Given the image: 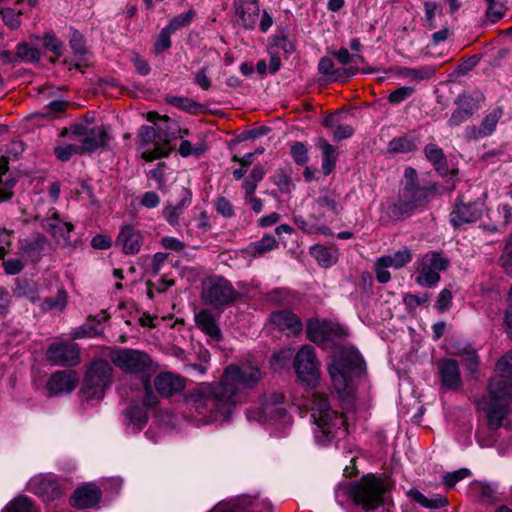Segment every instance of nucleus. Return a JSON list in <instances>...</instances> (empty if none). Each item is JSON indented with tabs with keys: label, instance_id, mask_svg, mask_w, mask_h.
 Segmentation results:
<instances>
[{
	"label": "nucleus",
	"instance_id": "49530a36",
	"mask_svg": "<svg viewBox=\"0 0 512 512\" xmlns=\"http://www.w3.org/2000/svg\"><path fill=\"white\" fill-rule=\"evenodd\" d=\"M67 305V293L65 290H58L57 294L43 300L42 307L45 310H63Z\"/></svg>",
	"mask_w": 512,
	"mask_h": 512
},
{
	"label": "nucleus",
	"instance_id": "a18cd8bd",
	"mask_svg": "<svg viewBox=\"0 0 512 512\" xmlns=\"http://www.w3.org/2000/svg\"><path fill=\"white\" fill-rule=\"evenodd\" d=\"M497 212L500 218L498 224L489 228L493 232L505 230L512 222V207L509 204L499 205Z\"/></svg>",
	"mask_w": 512,
	"mask_h": 512
},
{
	"label": "nucleus",
	"instance_id": "338daca9",
	"mask_svg": "<svg viewBox=\"0 0 512 512\" xmlns=\"http://www.w3.org/2000/svg\"><path fill=\"white\" fill-rule=\"evenodd\" d=\"M414 92V89L409 86H403L400 88H397L396 90L392 91L389 94V101L394 104H398L407 98H409Z\"/></svg>",
	"mask_w": 512,
	"mask_h": 512
},
{
	"label": "nucleus",
	"instance_id": "2f4dec72",
	"mask_svg": "<svg viewBox=\"0 0 512 512\" xmlns=\"http://www.w3.org/2000/svg\"><path fill=\"white\" fill-rule=\"evenodd\" d=\"M408 496L423 508L427 509H438L446 505V498L439 494H432L430 497L424 495L417 489H411L408 491Z\"/></svg>",
	"mask_w": 512,
	"mask_h": 512
},
{
	"label": "nucleus",
	"instance_id": "c9c22d12",
	"mask_svg": "<svg viewBox=\"0 0 512 512\" xmlns=\"http://www.w3.org/2000/svg\"><path fill=\"white\" fill-rule=\"evenodd\" d=\"M328 372L335 390L339 394L345 392L350 383V376L348 371L342 369L339 365L332 363L328 367Z\"/></svg>",
	"mask_w": 512,
	"mask_h": 512
},
{
	"label": "nucleus",
	"instance_id": "72a5a7b5",
	"mask_svg": "<svg viewBox=\"0 0 512 512\" xmlns=\"http://www.w3.org/2000/svg\"><path fill=\"white\" fill-rule=\"evenodd\" d=\"M418 149L417 137L415 135H404L392 139L387 146L390 153H409Z\"/></svg>",
	"mask_w": 512,
	"mask_h": 512
},
{
	"label": "nucleus",
	"instance_id": "2eb2a0df",
	"mask_svg": "<svg viewBox=\"0 0 512 512\" xmlns=\"http://www.w3.org/2000/svg\"><path fill=\"white\" fill-rule=\"evenodd\" d=\"M481 96L476 93L464 92L454 100V109L450 115V121L459 125L467 121L480 108Z\"/></svg>",
	"mask_w": 512,
	"mask_h": 512
},
{
	"label": "nucleus",
	"instance_id": "680f3d73",
	"mask_svg": "<svg viewBox=\"0 0 512 512\" xmlns=\"http://www.w3.org/2000/svg\"><path fill=\"white\" fill-rule=\"evenodd\" d=\"M428 301V294L423 293L422 295L405 294L403 297V303L408 311H414L416 308Z\"/></svg>",
	"mask_w": 512,
	"mask_h": 512
},
{
	"label": "nucleus",
	"instance_id": "dca6fc26",
	"mask_svg": "<svg viewBox=\"0 0 512 512\" xmlns=\"http://www.w3.org/2000/svg\"><path fill=\"white\" fill-rule=\"evenodd\" d=\"M19 249L23 257L37 262L50 252L51 244L45 235L34 233L20 240Z\"/></svg>",
	"mask_w": 512,
	"mask_h": 512
},
{
	"label": "nucleus",
	"instance_id": "ea45409f",
	"mask_svg": "<svg viewBox=\"0 0 512 512\" xmlns=\"http://www.w3.org/2000/svg\"><path fill=\"white\" fill-rule=\"evenodd\" d=\"M8 170V162L6 160H0V201H6L13 195V188L16 184L14 178H8L4 182L2 176L6 174Z\"/></svg>",
	"mask_w": 512,
	"mask_h": 512
},
{
	"label": "nucleus",
	"instance_id": "393cba45",
	"mask_svg": "<svg viewBox=\"0 0 512 512\" xmlns=\"http://www.w3.org/2000/svg\"><path fill=\"white\" fill-rule=\"evenodd\" d=\"M124 423L133 433L140 432L148 423L147 410L138 403L130 404L123 412Z\"/></svg>",
	"mask_w": 512,
	"mask_h": 512
},
{
	"label": "nucleus",
	"instance_id": "1a4fd4ad",
	"mask_svg": "<svg viewBox=\"0 0 512 512\" xmlns=\"http://www.w3.org/2000/svg\"><path fill=\"white\" fill-rule=\"evenodd\" d=\"M112 363L130 374H143L150 370L151 357L144 351L130 348L117 349L110 353Z\"/></svg>",
	"mask_w": 512,
	"mask_h": 512
},
{
	"label": "nucleus",
	"instance_id": "473e14b6",
	"mask_svg": "<svg viewBox=\"0 0 512 512\" xmlns=\"http://www.w3.org/2000/svg\"><path fill=\"white\" fill-rule=\"evenodd\" d=\"M310 254L316 259L322 267H330L338 260V252L335 248L326 247L320 244L314 245L310 249Z\"/></svg>",
	"mask_w": 512,
	"mask_h": 512
},
{
	"label": "nucleus",
	"instance_id": "f3484780",
	"mask_svg": "<svg viewBox=\"0 0 512 512\" xmlns=\"http://www.w3.org/2000/svg\"><path fill=\"white\" fill-rule=\"evenodd\" d=\"M79 383V376L74 370L54 372L46 383L49 395L56 396L71 393Z\"/></svg>",
	"mask_w": 512,
	"mask_h": 512
},
{
	"label": "nucleus",
	"instance_id": "f257e3e1",
	"mask_svg": "<svg viewBox=\"0 0 512 512\" xmlns=\"http://www.w3.org/2000/svg\"><path fill=\"white\" fill-rule=\"evenodd\" d=\"M263 376V370L250 361L229 364L219 382H204L189 390L185 403L205 424L229 422L237 405L246 401V390L254 389Z\"/></svg>",
	"mask_w": 512,
	"mask_h": 512
},
{
	"label": "nucleus",
	"instance_id": "5701e85b",
	"mask_svg": "<svg viewBox=\"0 0 512 512\" xmlns=\"http://www.w3.org/2000/svg\"><path fill=\"white\" fill-rule=\"evenodd\" d=\"M101 495V490L96 485H84L73 492L70 505L77 509L91 508L99 502Z\"/></svg>",
	"mask_w": 512,
	"mask_h": 512
},
{
	"label": "nucleus",
	"instance_id": "864d4df0",
	"mask_svg": "<svg viewBox=\"0 0 512 512\" xmlns=\"http://www.w3.org/2000/svg\"><path fill=\"white\" fill-rule=\"evenodd\" d=\"M54 154L60 161H68L72 156L83 154L80 146H76L73 144H65L61 146H57L54 148Z\"/></svg>",
	"mask_w": 512,
	"mask_h": 512
},
{
	"label": "nucleus",
	"instance_id": "f704fd0d",
	"mask_svg": "<svg viewBox=\"0 0 512 512\" xmlns=\"http://www.w3.org/2000/svg\"><path fill=\"white\" fill-rule=\"evenodd\" d=\"M319 148L322 150V170L324 175L328 176L335 168L337 161L336 148L329 144L326 140L320 139Z\"/></svg>",
	"mask_w": 512,
	"mask_h": 512
},
{
	"label": "nucleus",
	"instance_id": "4c0bfd02",
	"mask_svg": "<svg viewBox=\"0 0 512 512\" xmlns=\"http://www.w3.org/2000/svg\"><path fill=\"white\" fill-rule=\"evenodd\" d=\"M503 116V110L502 108H496L492 110L490 113H488L484 119L482 120L479 129H478V136L480 137H486L491 135L499 122V120Z\"/></svg>",
	"mask_w": 512,
	"mask_h": 512
},
{
	"label": "nucleus",
	"instance_id": "bf43d9fd",
	"mask_svg": "<svg viewBox=\"0 0 512 512\" xmlns=\"http://www.w3.org/2000/svg\"><path fill=\"white\" fill-rule=\"evenodd\" d=\"M173 33L170 32L166 27H163L155 41V44H154V50H155V53L156 54H159L167 49L170 48L171 46V35Z\"/></svg>",
	"mask_w": 512,
	"mask_h": 512
},
{
	"label": "nucleus",
	"instance_id": "13d9d810",
	"mask_svg": "<svg viewBox=\"0 0 512 512\" xmlns=\"http://www.w3.org/2000/svg\"><path fill=\"white\" fill-rule=\"evenodd\" d=\"M499 262L507 272H512V232L506 239V244L499 258Z\"/></svg>",
	"mask_w": 512,
	"mask_h": 512
},
{
	"label": "nucleus",
	"instance_id": "c85d7f7f",
	"mask_svg": "<svg viewBox=\"0 0 512 512\" xmlns=\"http://www.w3.org/2000/svg\"><path fill=\"white\" fill-rule=\"evenodd\" d=\"M450 354L461 358L467 370L473 375L478 368V356L476 350L470 345H462L460 343L450 346Z\"/></svg>",
	"mask_w": 512,
	"mask_h": 512
},
{
	"label": "nucleus",
	"instance_id": "3c124183",
	"mask_svg": "<svg viewBox=\"0 0 512 512\" xmlns=\"http://www.w3.org/2000/svg\"><path fill=\"white\" fill-rule=\"evenodd\" d=\"M487 3V9H486V17L487 19L492 22L496 23L505 14V7L501 2H498L497 0H485Z\"/></svg>",
	"mask_w": 512,
	"mask_h": 512
},
{
	"label": "nucleus",
	"instance_id": "ddd939ff",
	"mask_svg": "<svg viewBox=\"0 0 512 512\" xmlns=\"http://www.w3.org/2000/svg\"><path fill=\"white\" fill-rule=\"evenodd\" d=\"M46 358L57 366H76L80 363V350L75 343L54 342L49 345Z\"/></svg>",
	"mask_w": 512,
	"mask_h": 512
},
{
	"label": "nucleus",
	"instance_id": "c756f323",
	"mask_svg": "<svg viewBox=\"0 0 512 512\" xmlns=\"http://www.w3.org/2000/svg\"><path fill=\"white\" fill-rule=\"evenodd\" d=\"M426 159L433 165L440 176L448 175V165L443 150L434 143L427 144L424 148Z\"/></svg>",
	"mask_w": 512,
	"mask_h": 512
},
{
	"label": "nucleus",
	"instance_id": "de8ad7c7",
	"mask_svg": "<svg viewBox=\"0 0 512 512\" xmlns=\"http://www.w3.org/2000/svg\"><path fill=\"white\" fill-rule=\"evenodd\" d=\"M325 343L345 338L348 335L347 329L339 323L325 321Z\"/></svg>",
	"mask_w": 512,
	"mask_h": 512
},
{
	"label": "nucleus",
	"instance_id": "a211bd4d",
	"mask_svg": "<svg viewBox=\"0 0 512 512\" xmlns=\"http://www.w3.org/2000/svg\"><path fill=\"white\" fill-rule=\"evenodd\" d=\"M235 16L238 25L246 30L255 28L259 19L260 7L257 0H235Z\"/></svg>",
	"mask_w": 512,
	"mask_h": 512
},
{
	"label": "nucleus",
	"instance_id": "0eeeda50",
	"mask_svg": "<svg viewBox=\"0 0 512 512\" xmlns=\"http://www.w3.org/2000/svg\"><path fill=\"white\" fill-rule=\"evenodd\" d=\"M386 484L374 476L363 477L350 488L354 502L365 510L375 509L384 503Z\"/></svg>",
	"mask_w": 512,
	"mask_h": 512
},
{
	"label": "nucleus",
	"instance_id": "6e6d98bb",
	"mask_svg": "<svg viewBox=\"0 0 512 512\" xmlns=\"http://www.w3.org/2000/svg\"><path fill=\"white\" fill-rule=\"evenodd\" d=\"M21 11H16L14 8H2L0 10V14L2 15V19L6 25H8L11 29H16L20 26V15Z\"/></svg>",
	"mask_w": 512,
	"mask_h": 512
},
{
	"label": "nucleus",
	"instance_id": "4be33fe9",
	"mask_svg": "<svg viewBox=\"0 0 512 512\" xmlns=\"http://www.w3.org/2000/svg\"><path fill=\"white\" fill-rule=\"evenodd\" d=\"M110 128L107 125H98L90 128L86 137L81 140L83 153H93L100 148H105L110 141Z\"/></svg>",
	"mask_w": 512,
	"mask_h": 512
},
{
	"label": "nucleus",
	"instance_id": "bb28decb",
	"mask_svg": "<svg viewBox=\"0 0 512 512\" xmlns=\"http://www.w3.org/2000/svg\"><path fill=\"white\" fill-rule=\"evenodd\" d=\"M196 325L213 340H220L221 330L213 313L207 309L195 313Z\"/></svg>",
	"mask_w": 512,
	"mask_h": 512
},
{
	"label": "nucleus",
	"instance_id": "f03ea898",
	"mask_svg": "<svg viewBox=\"0 0 512 512\" xmlns=\"http://www.w3.org/2000/svg\"><path fill=\"white\" fill-rule=\"evenodd\" d=\"M496 370L499 374L491 379L487 396L477 402L478 410L484 413L492 429L512 425V351L497 362Z\"/></svg>",
	"mask_w": 512,
	"mask_h": 512
},
{
	"label": "nucleus",
	"instance_id": "9b49d317",
	"mask_svg": "<svg viewBox=\"0 0 512 512\" xmlns=\"http://www.w3.org/2000/svg\"><path fill=\"white\" fill-rule=\"evenodd\" d=\"M447 262L438 253L424 255L415 270V282L422 287H430L440 280L439 272L446 269Z\"/></svg>",
	"mask_w": 512,
	"mask_h": 512
},
{
	"label": "nucleus",
	"instance_id": "4468645a",
	"mask_svg": "<svg viewBox=\"0 0 512 512\" xmlns=\"http://www.w3.org/2000/svg\"><path fill=\"white\" fill-rule=\"evenodd\" d=\"M36 220L56 241H63L64 243L70 241V232L74 228L73 224L62 221L56 209H50L44 217L36 216Z\"/></svg>",
	"mask_w": 512,
	"mask_h": 512
},
{
	"label": "nucleus",
	"instance_id": "603ef678",
	"mask_svg": "<svg viewBox=\"0 0 512 512\" xmlns=\"http://www.w3.org/2000/svg\"><path fill=\"white\" fill-rule=\"evenodd\" d=\"M69 44L75 57L79 61L83 60L84 56L87 54V49L84 38L78 31L72 33Z\"/></svg>",
	"mask_w": 512,
	"mask_h": 512
},
{
	"label": "nucleus",
	"instance_id": "a19ab883",
	"mask_svg": "<svg viewBox=\"0 0 512 512\" xmlns=\"http://www.w3.org/2000/svg\"><path fill=\"white\" fill-rule=\"evenodd\" d=\"M325 321L309 320L306 328L307 338L316 344L325 343Z\"/></svg>",
	"mask_w": 512,
	"mask_h": 512
},
{
	"label": "nucleus",
	"instance_id": "0e129e2a",
	"mask_svg": "<svg viewBox=\"0 0 512 512\" xmlns=\"http://www.w3.org/2000/svg\"><path fill=\"white\" fill-rule=\"evenodd\" d=\"M144 396H143V407L146 408H153L158 405L159 398L158 396L153 392L151 384L148 379L144 381Z\"/></svg>",
	"mask_w": 512,
	"mask_h": 512
},
{
	"label": "nucleus",
	"instance_id": "6e6552de",
	"mask_svg": "<svg viewBox=\"0 0 512 512\" xmlns=\"http://www.w3.org/2000/svg\"><path fill=\"white\" fill-rule=\"evenodd\" d=\"M203 301L214 307L233 304L241 298V293L234 289L231 282L222 276H213L202 283Z\"/></svg>",
	"mask_w": 512,
	"mask_h": 512
},
{
	"label": "nucleus",
	"instance_id": "cd10ccee",
	"mask_svg": "<svg viewBox=\"0 0 512 512\" xmlns=\"http://www.w3.org/2000/svg\"><path fill=\"white\" fill-rule=\"evenodd\" d=\"M271 321L281 330H289L293 334L302 331V322L300 318L287 310L277 311L271 314Z\"/></svg>",
	"mask_w": 512,
	"mask_h": 512
},
{
	"label": "nucleus",
	"instance_id": "f8f14e48",
	"mask_svg": "<svg viewBox=\"0 0 512 512\" xmlns=\"http://www.w3.org/2000/svg\"><path fill=\"white\" fill-rule=\"evenodd\" d=\"M285 414L286 410L283 407V395L273 392L262 398L260 407L257 411L248 410L247 418L249 420L265 422L268 420L282 418Z\"/></svg>",
	"mask_w": 512,
	"mask_h": 512
},
{
	"label": "nucleus",
	"instance_id": "7ed1b4c3",
	"mask_svg": "<svg viewBox=\"0 0 512 512\" xmlns=\"http://www.w3.org/2000/svg\"><path fill=\"white\" fill-rule=\"evenodd\" d=\"M310 413L317 426L314 432L317 443L322 446L330 444L341 431L343 418L331 409L328 399L319 393L311 397Z\"/></svg>",
	"mask_w": 512,
	"mask_h": 512
},
{
	"label": "nucleus",
	"instance_id": "7c9ffc66",
	"mask_svg": "<svg viewBox=\"0 0 512 512\" xmlns=\"http://www.w3.org/2000/svg\"><path fill=\"white\" fill-rule=\"evenodd\" d=\"M333 364L339 365L346 371L355 370L362 367L363 359L357 350L345 347L340 350Z\"/></svg>",
	"mask_w": 512,
	"mask_h": 512
},
{
	"label": "nucleus",
	"instance_id": "69168bd1",
	"mask_svg": "<svg viewBox=\"0 0 512 512\" xmlns=\"http://www.w3.org/2000/svg\"><path fill=\"white\" fill-rule=\"evenodd\" d=\"M43 45L46 49L52 51L57 56H61L63 54V43L52 34L48 33L45 35Z\"/></svg>",
	"mask_w": 512,
	"mask_h": 512
},
{
	"label": "nucleus",
	"instance_id": "b1692460",
	"mask_svg": "<svg viewBox=\"0 0 512 512\" xmlns=\"http://www.w3.org/2000/svg\"><path fill=\"white\" fill-rule=\"evenodd\" d=\"M484 209L485 204L481 201L456 205L451 222L454 226L475 222L481 217Z\"/></svg>",
	"mask_w": 512,
	"mask_h": 512
},
{
	"label": "nucleus",
	"instance_id": "423d86ee",
	"mask_svg": "<svg viewBox=\"0 0 512 512\" xmlns=\"http://www.w3.org/2000/svg\"><path fill=\"white\" fill-rule=\"evenodd\" d=\"M112 366L106 360L94 361L86 370L81 388L82 397L86 400L101 399L111 384Z\"/></svg>",
	"mask_w": 512,
	"mask_h": 512
},
{
	"label": "nucleus",
	"instance_id": "4d7b16f0",
	"mask_svg": "<svg viewBox=\"0 0 512 512\" xmlns=\"http://www.w3.org/2000/svg\"><path fill=\"white\" fill-rule=\"evenodd\" d=\"M274 184L279 188L281 192H288L290 190L292 180L287 169H277L274 176Z\"/></svg>",
	"mask_w": 512,
	"mask_h": 512
},
{
	"label": "nucleus",
	"instance_id": "aec40b11",
	"mask_svg": "<svg viewBox=\"0 0 512 512\" xmlns=\"http://www.w3.org/2000/svg\"><path fill=\"white\" fill-rule=\"evenodd\" d=\"M30 487L32 492L45 502L58 499L62 495L58 481L52 476L34 477L30 482Z\"/></svg>",
	"mask_w": 512,
	"mask_h": 512
},
{
	"label": "nucleus",
	"instance_id": "e433bc0d",
	"mask_svg": "<svg viewBox=\"0 0 512 512\" xmlns=\"http://www.w3.org/2000/svg\"><path fill=\"white\" fill-rule=\"evenodd\" d=\"M382 257L385 265H390V267L395 269H401L412 260V252L405 246L397 250L394 254L384 255Z\"/></svg>",
	"mask_w": 512,
	"mask_h": 512
},
{
	"label": "nucleus",
	"instance_id": "412c9836",
	"mask_svg": "<svg viewBox=\"0 0 512 512\" xmlns=\"http://www.w3.org/2000/svg\"><path fill=\"white\" fill-rule=\"evenodd\" d=\"M143 236L139 230L131 225L121 228L116 239V245L127 255L137 254L143 245Z\"/></svg>",
	"mask_w": 512,
	"mask_h": 512
},
{
	"label": "nucleus",
	"instance_id": "c03bdc74",
	"mask_svg": "<svg viewBox=\"0 0 512 512\" xmlns=\"http://www.w3.org/2000/svg\"><path fill=\"white\" fill-rule=\"evenodd\" d=\"M102 330L103 329L99 322H87L84 325L78 327L76 330H74L72 333V337L74 339L92 338L102 334Z\"/></svg>",
	"mask_w": 512,
	"mask_h": 512
},
{
	"label": "nucleus",
	"instance_id": "a878e982",
	"mask_svg": "<svg viewBox=\"0 0 512 512\" xmlns=\"http://www.w3.org/2000/svg\"><path fill=\"white\" fill-rule=\"evenodd\" d=\"M180 201L176 205H167L163 209V216L169 225L176 227L179 225L180 215L188 207L192 200V193L187 188H182Z\"/></svg>",
	"mask_w": 512,
	"mask_h": 512
},
{
	"label": "nucleus",
	"instance_id": "58836bf2",
	"mask_svg": "<svg viewBox=\"0 0 512 512\" xmlns=\"http://www.w3.org/2000/svg\"><path fill=\"white\" fill-rule=\"evenodd\" d=\"M277 241L272 235H264L260 240L249 245L248 251L253 257L261 256L277 247Z\"/></svg>",
	"mask_w": 512,
	"mask_h": 512
},
{
	"label": "nucleus",
	"instance_id": "37998d69",
	"mask_svg": "<svg viewBox=\"0 0 512 512\" xmlns=\"http://www.w3.org/2000/svg\"><path fill=\"white\" fill-rule=\"evenodd\" d=\"M16 56L24 62H37L40 60V51L28 43H19L16 46Z\"/></svg>",
	"mask_w": 512,
	"mask_h": 512
},
{
	"label": "nucleus",
	"instance_id": "774afa93",
	"mask_svg": "<svg viewBox=\"0 0 512 512\" xmlns=\"http://www.w3.org/2000/svg\"><path fill=\"white\" fill-rule=\"evenodd\" d=\"M216 211L223 217L230 218L234 215V209L231 202L225 197L217 198L215 202Z\"/></svg>",
	"mask_w": 512,
	"mask_h": 512
},
{
	"label": "nucleus",
	"instance_id": "8fccbe9b",
	"mask_svg": "<svg viewBox=\"0 0 512 512\" xmlns=\"http://www.w3.org/2000/svg\"><path fill=\"white\" fill-rule=\"evenodd\" d=\"M290 153L297 165L304 166L308 162V149L303 142L295 141L290 145Z\"/></svg>",
	"mask_w": 512,
	"mask_h": 512
},
{
	"label": "nucleus",
	"instance_id": "6ab92c4d",
	"mask_svg": "<svg viewBox=\"0 0 512 512\" xmlns=\"http://www.w3.org/2000/svg\"><path fill=\"white\" fill-rule=\"evenodd\" d=\"M153 383L158 394L164 398L180 393L185 387L184 378L171 372L158 374Z\"/></svg>",
	"mask_w": 512,
	"mask_h": 512
},
{
	"label": "nucleus",
	"instance_id": "052dcab7",
	"mask_svg": "<svg viewBox=\"0 0 512 512\" xmlns=\"http://www.w3.org/2000/svg\"><path fill=\"white\" fill-rule=\"evenodd\" d=\"M138 137L142 146L154 143L158 138L156 126H141L138 132Z\"/></svg>",
	"mask_w": 512,
	"mask_h": 512
},
{
	"label": "nucleus",
	"instance_id": "79ce46f5",
	"mask_svg": "<svg viewBox=\"0 0 512 512\" xmlns=\"http://www.w3.org/2000/svg\"><path fill=\"white\" fill-rule=\"evenodd\" d=\"M2 512H36V510L28 497L19 496L11 500Z\"/></svg>",
	"mask_w": 512,
	"mask_h": 512
},
{
	"label": "nucleus",
	"instance_id": "5fc2aeb1",
	"mask_svg": "<svg viewBox=\"0 0 512 512\" xmlns=\"http://www.w3.org/2000/svg\"><path fill=\"white\" fill-rule=\"evenodd\" d=\"M316 204L319 207L327 209L328 211L332 212L334 215L339 214L338 201L336 199L335 194L332 192L321 194L316 199Z\"/></svg>",
	"mask_w": 512,
	"mask_h": 512
},
{
	"label": "nucleus",
	"instance_id": "39448f33",
	"mask_svg": "<svg viewBox=\"0 0 512 512\" xmlns=\"http://www.w3.org/2000/svg\"><path fill=\"white\" fill-rule=\"evenodd\" d=\"M147 120L155 124L158 139L163 145H156L154 149L144 151L142 158L146 161H153L158 158L167 157L170 149L166 148V145L181 136V128L176 121L168 116H160L157 112H149Z\"/></svg>",
	"mask_w": 512,
	"mask_h": 512
},
{
	"label": "nucleus",
	"instance_id": "e2e57ef3",
	"mask_svg": "<svg viewBox=\"0 0 512 512\" xmlns=\"http://www.w3.org/2000/svg\"><path fill=\"white\" fill-rule=\"evenodd\" d=\"M389 267L390 265L384 264L382 256L376 259L374 263V272L376 275V279L379 283L384 284L390 280L391 275L390 272L387 270V268Z\"/></svg>",
	"mask_w": 512,
	"mask_h": 512
},
{
	"label": "nucleus",
	"instance_id": "20e7f679",
	"mask_svg": "<svg viewBox=\"0 0 512 512\" xmlns=\"http://www.w3.org/2000/svg\"><path fill=\"white\" fill-rule=\"evenodd\" d=\"M435 194L434 185L402 188L398 201L387 208V215L395 221L405 219L429 202Z\"/></svg>",
	"mask_w": 512,
	"mask_h": 512
},
{
	"label": "nucleus",
	"instance_id": "09e8293b",
	"mask_svg": "<svg viewBox=\"0 0 512 512\" xmlns=\"http://www.w3.org/2000/svg\"><path fill=\"white\" fill-rule=\"evenodd\" d=\"M195 16V11L190 9L186 13L177 15L173 17L169 23L165 26L170 32L174 33L178 29L182 27H187L190 25L193 17Z\"/></svg>",
	"mask_w": 512,
	"mask_h": 512
},
{
	"label": "nucleus",
	"instance_id": "9d476101",
	"mask_svg": "<svg viewBox=\"0 0 512 512\" xmlns=\"http://www.w3.org/2000/svg\"><path fill=\"white\" fill-rule=\"evenodd\" d=\"M294 368L297 377L307 386L314 387L319 379V362L315 348L303 345L295 355Z\"/></svg>",
	"mask_w": 512,
	"mask_h": 512
}]
</instances>
